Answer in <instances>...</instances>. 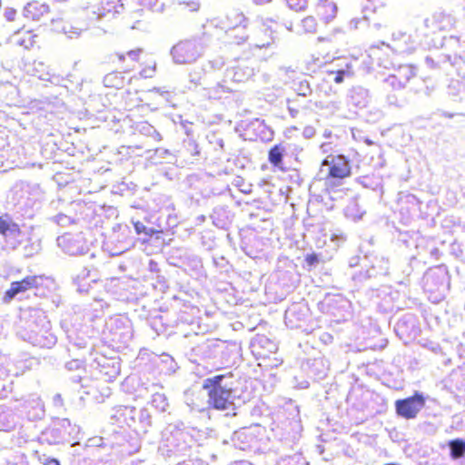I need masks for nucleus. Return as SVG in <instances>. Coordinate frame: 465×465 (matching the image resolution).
Returning a JSON list of instances; mask_svg holds the SVG:
<instances>
[{
    "label": "nucleus",
    "mask_w": 465,
    "mask_h": 465,
    "mask_svg": "<svg viewBox=\"0 0 465 465\" xmlns=\"http://www.w3.org/2000/svg\"><path fill=\"white\" fill-rule=\"evenodd\" d=\"M49 13V5L45 3L33 1L28 3L23 11L25 17L38 21L45 15Z\"/></svg>",
    "instance_id": "obj_15"
},
{
    "label": "nucleus",
    "mask_w": 465,
    "mask_h": 465,
    "mask_svg": "<svg viewBox=\"0 0 465 465\" xmlns=\"http://www.w3.org/2000/svg\"><path fill=\"white\" fill-rule=\"evenodd\" d=\"M305 262L309 266H316L320 262L319 255L316 253L307 254Z\"/></svg>",
    "instance_id": "obj_44"
},
{
    "label": "nucleus",
    "mask_w": 465,
    "mask_h": 465,
    "mask_svg": "<svg viewBox=\"0 0 465 465\" xmlns=\"http://www.w3.org/2000/svg\"><path fill=\"white\" fill-rule=\"evenodd\" d=\"M353 72L350 64L346 63L343 67L332 68L327 71V76L329 81H333L335 84L343 83L346 77H351Z\"/></svg>",
    "instance_id": "obj_21"
},
{
    "label": "nucleus",
    "mask_w": 465,
    "mask_h": 465,
    "mask_svg": "<svg viewBox=\"0 0 465 465\" xmlns=\"http://www.w3.org/2000/svg\"><path fill=\"white\" fill-rule=\"evenodd\" d=\"M134 229L138 234L144 233L148 236H152L154 232L153 229L147 228L143 223L140 222L134 223Z\"/></svg>",
    "instance_id": "obj_41"
},
{
    "label": "nucleus",
    "mask_w": 465,
    "mask_h": 465,
    "mask_svg": "<svg viewBox=\"0 0 465 465\" xmlns=\"http://www.w3.org/2000/svg\"><path fill=\"white\" fill-rule=\"evenodd\" d=\"M64 34L67 35L70 38L78 36L80 35V29L74 27L72 25L64 26Z\"/></svg>",
    "instance_id": "obj_45"
},
{
    "label": "nucleus",
    "mask_w": 465,
    "mask_h": 465,
    "mask_svg": "<svg viewBox=\"0 0 465 465\" xmlns=\"http://www.w3.org/2000/svg\"><path fill=\"white\" fill-rule=\"evenodd\" d=\"M406 43L410 36L406 34L399 33L397 35H393L394 49L399 53H405L409 51L408 47L402 45L401 40Z\"/></svg>",
    "instance_id": "obj_33"
},
{
    "label": "nucleus",
    "mask_w": 465,
    "mask_h": 465,
    "mask_svg": "<svg viewBox=\"0 0 465 465\" xmlns=\"http://www.w3.org/2000/svg\"><path fill=\"white\" fill-rule=\"evenodd\" d=\"M20 228L16 224L11 216L4 214L0 216V234H2L6 240L11 239L15 242H12V247L15 248L16 238L20 235Z\"/></svg>",
    "instance_id": "obj_13"
},
{
    "label": "nucleus",
    "mask_w": 465,
    "mask_h": 465,
    "mask_svg": "<svg viewBox=\"0 0 465 465\" xmlns=\"http://www.w3.org/2000/svg\"><path fill=\"white\" fill-rule=\"evenodd\" d=\"M120 79L115 74H108L104 78V83L106 86H116Z\"/></svg>",
    "instance_id": "obj_43"
},
{
    "label": "nucleus",
    "mask_w": 465,
    "mask_h": 465,
    "mask_svg": "<svg viewBox=\"0 0 465 465\" xmlns=\"http://www.w3.org/2000/svg\"><path fill=\"white\" fill-rule=\"evenodd\" d=\"M54 221L60 226H67L72 223L71 217L64 213H59L56 216H54Z\"/></svg>",
    "instance_id": "obj_42"
},
{
    "label": "nucleus",
    "mask_w": 465,
    "mask_h": 465,
    "mask_svg": "<svg viewBox=\"0 0 465 465\" xmlns=\"http://www.w3.org/2000/svg\"><path fill=\"white\" fill-rule=\"evenodd\" d=\"M6 396V386L4 380L0 378V398Z\"/></svg>",
    "instance_id": "obj_54"
},
{
    "label": "nucleus",
    "mask_w": 465,
    "mask_h": 465,
    "mask_svg": "<svg viewBox=\"0 0 465 465\" xmlns=\"http://www.w3.org/2000/svg\"><path fill=\"white\" fill-rule=\"evenodd\" d=\"M124 9V4H122L120 0L108 1L105 4V5H104L98 9L97 19L98 20H101V19L110 20L113 17H114V15L116 14L123 13Z\"/></svg>",
    "instance_id": "obj_16"
},
{
    "label": "nucleus",
    "mask_w": 465,
    "mask_h": 465,
    "mask_svg": "<svg viewBox=\"0 0 465 465\" xmlns=\"http://www.w3.org/2000/svg\"><path fill=\"white\" fill-rule=\"evenodd\" d=\"M16 15V10L11 7L5 8V17L7 21H14Z\"/></svg>",
    "instance_id": "obj_46"
},
{
    "label": "nucleus",
    "mask_w": 465,
    "mask_h": 465,
    "mask_svg": "<svg viewBox=\"0 0 465 465\" xmlns=\"http://www.w3.org/2000/svg\"><path fill=\"white\" fill-rule=\"evenodd\" d=\"M142 12H143V10H142V9H138V10L134 11V12L133 13V17H134V18L140 17V16L142 15Z\"/></svg>",
    "instance_id": "obj_60"
},
{
    "label": "nucleus",
    "mask_w": 465,
    "mask_h": 465,
    "mask_svg": "<svg viewBox=\"0 0 465 465\" xmlns=\"http://www.w3.org/2000/svg\"><path fill=\"white\" fill-rule=\"evenodd\" d=\"M322 340L324 341V342L331 341L332 336L328 333H325L322 337Z\"/></svg>",
    "instance_id": "obj_59"
},
{
    "label": "nucleus",
    "mask_w": 465,
    "mask_h": 465,
    "mask_svg": "<svg viewBox=\"0 0 465 465\" xmlns=\"http://www.w3.org/2000/svg\"><path fill=\"white\" fill-rule=\"evenodd\" d=\"M152 405L160 411H165L169 404L164 394L154 393L152 396Z\"/></svg>",
    "instance_id": "obj_32"
},
{
    "label": "nucleus",
    "mask_w": 465,
    "mask_h": 465,
    "mask_svg": "<svg viewBox=\"0 0 465 465\" xmlns=\"http://www.w3.org/2000/svg\"><path fill=\"white\" fill-rule=\"evenodd\" d=\"M424 288L427 292H437L442 294L449 286V277L443 268H436L427 272L423 278Z\"/></svg>",
    "instance_id": "obj_8"
},
{
    "label": "nucleus",
    "mask_w": 465,
    "mask_h": 465,
    "mask_svg": "<svg viewBox=\"0 0 465 465\" xmlns=\"http://www.w3.org/2000/svg\"><path fill=\"white\" fill-rule=\"evenodd\" d=\"M349 100L357 107H365L370 100L369 91L362 86L352 87L349 94Z\"/></svg>",
    "instance_id": "obj_19"
},
{
    "label": "nucleus",
    "mask_w": 465,
    "mask_h": 465,
    "mask_svg": "<svg viewBox=\"0 0 465 465\" xmlns=\"http://www.w3.org/2000/svg\"><path fill=\"white\" fill-rule=\"evenodd\" d=\"M188 145L193 147L195 150L193 153H192V154L195 155V154L199 153V151L197 150V144L195 143L194 141L189 140L188 141Z\"/></svg>",
    "instance_id": "obj_57"
},
{
    "label": "nucleus",
    "mask_w": 465,
    "mask_h": 465,
    "mask_svg": "<svg viewBox=\"0 0 465 465\" xmlns=\"http://www.w3.org/2000/svg\"><path fill=\"white\" fill-rule=\"evenodd\" d=\"M24 339L34 346L52 348L57 341L51 331V323L43 313L36 316V321L28 325Z\"/></svg>",
    "instance_id": "obj_4"
},
{
    "label": "nucleus",
    "mask_w": 465,
    "mask_h": 465,
    "mask_svg": "<svg viewBox=\"0 0 465 465\" xmlns=\"http://www.w3.org/2000/svg\"><path fill=\"white\" fill-rule=\"evenodd\" d=\"M272 35V27L266 23H262L252 36V45L258 49L269 47L274 42Z\"/></svg>",
    "instance_id": "obj_12"
},
{
    "label": "nucleus",
    "mask_w": 465,
    "mask_h": 465,
    "mask_svg": "<svg viewBox=\"0 0 465 465\" xmlns=\"http://www.w3.org/2000/svg\"><path fill=\"white\" fill-rule=\"evenodd\" d=\"M158 0H140L142 5L148 7L149 9H154Z\"/></svg>",
    "instance_id": "obj_49"
},
{
    "label": "nucleus",
    "mask_w": 465,
    "mask_h": 465,
    "mask_svg": "<svg viewBox=\"0 0 465 465\" xmlns=\"http://www.w3.org/2000/svg\"><path fill=\"white\" fill-rule=\"evenodd\" d=\"M75 345H76L77 347L82 348V347H84L85 343H84V341L82 340V341H80V343H75Z\"/></svg>",
    "instance_id": "obj_61"
},
{
    "label": "nucleus",
    "mask_w": 465,
    "mask_h": 465,
    "mask_svg": "<svg viewBox=\"0 0 465 465\" xmlns=\"http://www.w3.org/2000/svg\"><path fill=\"white\" fill-rule=\"evenodd\" d=\"M154 154L157 158L163 159L166 163H174L176 161L175 155L164 148H157Z\"/></svg>",
    "instance_id": "obj_34"
},
{
    "label": "nucleus",
    "mask_w": 465,
    "mask_h": 465,
    "mask_svg": "<svg viewBox=\"0 0 465 465\" xmlns=\"http://www.w3.org/2000/svg\"><path fill=\"white\" fill-rule=\"evenodd\" d=\"M204 71V68H195L189 74L190 82L193 84L194 86L202 84L201 80Z\"/></svg>",
    "instance_id": "obj_37"
},
{
    "label": "nucleus",
    "mask_w": 465,
    "mask_h": 465,
    "mask_svg": "<svg viewBox=\"0 0 465 465\" xmlns=\"http://www.w3.org/2000/svg\"><path fill=\"white\" fill-rule=\"evenodd\" d=\"M288 6L294 11H302L307 7V0H285Z\"/></svg>",
    "instance_id": "obj_38"
},
{
    "label": "nucleus",
    "mask_w": 465,
    "mask_h": 465,
    "mask_svg": "<svg viewBox=\"0 0 465 465\" xmlns=\"http://www.w3.org/2000/svg\"><path fill=\"white\" fill-rule=\"evenodd\" d=\"M403 323H404V322L402 320L399 321L398 323H397V328L401 329V324H403Z\"/></svg>",
    "instance_id": "obj_63"
},
{
    "label": "nucleus",
    "mask_w": 465,
    "mask_h": 465,
    "mask_svg": "<svg viewBox=\"0 0 465 465\" xmlns=\"http://www.w3.org/2000/svg\"><path fill=\"white\" fill-rule=\"evenodd\" d=\"M252 347L265 349V351L270 353L275 352L277 351L276 343L264 335L257 336L252 343Z\"/></svg>",
    "instance_id": "obj_30"
},
{
    "label": "nucleus",
    "mask_w": 465,
    "mask_h": 465,
    "mask_svg": "<svg viewBox=\"0 0 465 465\" xmlns=\"http://www.w3.org/2000/svg\"><path fill=\"white\" fill-rule=\"evenodd\" d=\"M55 421L64 433L66 440H68L70 437L76 435L79 431V428L76 425H72L68 419H57Z\"/></svg>",
    "instance_id": "obj_29"
},
{
    "label": "nucleus",
    "mask_w": 465,
    "mask_h": 465,
    "mask_svg": "<svg viewBox=\"0 0 465 465\" xmlns=\"http://www.w3.org/2000/svg\"><path fill=\"white\" fill-rule=\"evenodd\" d=\"M203 52V46L199 40L191 39L180 41L174 45L170 54L173 61L177 64H187L194 63Z\"/></svg>",
    "instance_id": "obj_5"
},
{
    "label": "nucleus",
    "mask_w": 465,
    "mask_h": 465,
    "mask_svg": "<svg viewBox=\"0 0 465 465\" xmlns=\"http://www.w3.org/2000/svg\"><path fill=\"white\" fill-rule=\"evenodd\" d=\"M315 134V130L313 127L312 126H307L304 128L303 130V135L306 137V138H311Z\"/></svg>",
    "instance_id": "obj_51"
},
{
    "label": "nucleus",
    "mask_w": 465,
    "mask_h": 465,
    "mask_svg": "<svg viewBox=\"0 0 465 465\" xmlns=\"http://www.w3.org/2000/svg\"><path fill=\"white\" fill-rule=\"evenodd\" d=\"M290 112H291V114H292V117H294V116H295V114L298 113V111H297V110H292V109H291V108H290Z\"/></svg>",
    "instance_id": "obj_62"
},
{
    "label": "nucleus",
    "mask_w": 465,
    "mask_h": 465,
    "mask_svg": "<svg viewBox=\"0 0 465 465\" xmlns=\"http://www.w3.org/2000/svg\"><path fill=\"white\" fill-rule=\"evenodd\" d=\"M232 374H219L203 381V389L207 391L208 404L219 411H234V397L232 395Z\"/></svg>",
    "instance_id": "obj_2"
},
{
    "label": "nucleus",
    "mask_w": 465,
    "mask_h": 465,
    "mask_svg": "<svg viewBox=\"0 0 465 465\" xmlns=\"http://www.w3.org/2000/svg\"><path fill=\"white\" fill-rule=\"evenodd\" d=\"M450 456L452 460H465V439H454L448 442Z\"/></svg>",
    "instance_id": "obj_23"
},
{
    "label": "nucleus",
    "mask_w": 465,
    "mask_h": 465,
    "mask_svg": "<svg viewBox=\"0 0 465 465\" xmlns=\"http://www.w3.org/2000/svg\"><path fill=\"white\" fill-rule=\"evenodd\" d=\"M297 93L302 96H308L312 94V89L307 81H302L299 83L297 87Z\"/></svg>",
    "instance_id": "obj_39"
},
{
    "label": "nucleus",
    "mask_w": 465,
    "mask_h": 465,
    "mask_svg": "<svg viewBox=\"0 0 465 465\" xmlns=\"http://www.w3.org/2000/svg\"><path fill=\"white\" fill-rule=\"evenodd\" d=\"M43 282V276L30 275L21 281L13 282L10 288L4 295V302H10L17 294L25 292L33 288H37Z\"/></svg>",
    "instance_id": "obj_9"
},
{
    "label": "nucleus",
    "mask_w": 465,
    "mask_h": 465,
    "mask_svg": "<svg viewBox=\"0 0 465 465\" xmlns=\"http://www.w3.org/2000/svg\"><path fill=\"white\" fill-rule=\"evenodd\" d=\"M302 26L305 33L313 34L317 30V22L313 16H307L302 20Z\"/></svg>",
    "instance_id": "obj_35"
},
{
    "label": "nucleus",
    "mask_w": 465,
    "mask_h": 465,
    "mask_svg": "<svg viewBox=\"0 0 465 465\" xmlns=\"http://www.w3.org/2000/svg\"><path fill=\"white\" fill-rule=\"evenodd\" d=\"M316 13L328 23L336 16L337 5L332 1L321 0L316 6Z\"/></svg>",
    "instance_id": "obj_20"
},
{
    "label": "nucleus",
    "mask_w": 465,
    "mask_h": 465,
    "mask_svg": "<svg viewBox=\"0 0 465 465\" xmlns=\"http://www.w3.org/2000/svg\"><path fill=\"white\" fill-rule=\"evenodd\" d=\"M193 428H180L169 425L163 432V440L159 451L167 458H182L189 455L195 442Z\"/></svg>",
    "instance_id": "obj_1"
},
{
    "label": "nucleus",
    "mask_w": 465,
    "mask_h": 465,
    "mask_svg": "<svg viewBox=\"0 0 465 465\" xmlns=\"http://www.w3.org/2000/svg\"><path fill=\"white\" fill-rule=\"evenodd\" d=\"M388 104L391 105L400 106L399 101L394 94H390L387 97Z\"/></svg>",
    "instance_id": "obj_53"
},
{
    "label": "nucleus",
    "mask_w": 465,
    "mask_h": 465,
    "mask_svg": "<svg viewBox=\"0 0 465 465\" xmlns=\"http://www.w3.org/2000/svg\"><path fill=\"white\" fill-rule=\"evenodd\" d=\"M358 203L356 202V200L351 201L345 209L346 215L353 219H361L363 213H358V211H356Z\"/></svg>",
    "instance_id": "obj_36"
},
{
    "label": "nucleus",
    "mask_w": 465,
    "mask_h": 465,
    "mask_svg": "<svg viewBox=\"0 0 465 465\" xmlns=\"http://www.w3.org/2000/svg\"><path fill=\"white\" fill-rule=\"evenodd\" d=\"M208 65L212 68H221L223 65V61H209Z\"/></svg>",
    "instance_id": "obj_56"
},
{
    "label": "nucleus",
    "mask_w": 465,
    "mask_h": 465,
    "mask_svg": "<svg viewBox=\"0 0 465 465\" xmlns=\"http://www.w3.org/2000/svg\"><path fill=\"white\" fill-rule=\"evenodd\" d=\"M45 465H60L59 461L55 459L48 460Z\"/></svg>",
    "instance_id": "obj_58"
},
{
    "label": "nucleus",
    "mask_w": 465,
    "mask_h": 465,
    "mask_svg": "<svg viewBox=\"0 0 465 465\" xmlns=\"http://www.w3.org/2000/svg\"><path fill=\"white\" fill-rule=\"evenodd\" d=\"M57 242L65 253L69 255H77L84 253V246L70 235H64L57 238Z\"/></svg>",
    "instance_id": "obj_17"
},
{
    "label": "nucleus",
    "mask_w": 465,
    "mask_h": 465,
    "mask_svg": "<svg viewBox=\"0 0 465 465\" xmlns=\"http://www.w3.org/2000/svg\"><path fill=\"white\" fill-rule=\"evenodd\" d=\"M143 52V50L141 48H138V49H135V50H131L129 52H127V55L133 60V61H137L138 60V57L140 55V54Z\"/></svg>",
    "instance_id": "obj_50"
},
{
    "label": "nucleus",
    "mask_w": 465,
    "mask_h": 465,
    "mask_svg": "<svg viewBox=\"0 0 465 465\" xmlns=\"http://www.w3.org/2000/svg\"><path fill=\"white\" fill-rule=\"evenodd\" d=\"M285 148L281 144L272 146L268 153L269 162L275 167H282Z\"/></svg>",
    "instance_id": "obj_27"
},
{
    "label": "nucleus",
    "mask_w": 465,
    "mask_h": 465,
    "mask_svg": "<svg viewBox=\"0 0 465 465\" xmlns=\"http://www.w3.org/2000/svg\"><path fill=\"white\" fill-rule=\"evenodd\" d=\"M89 273L90 272L86 268H84L80 274H77L74 277V281H80L81 279H84L89 276Z\"/></svg>",
    "instance_id": "obj_55"
},
{
    "label": "nucleus",
    "mask_w": 465,
    "mask_h": 465,
    "mask_svg": "<svg viewBox=\"0 0 465 465\" xmlns=\"http://www.w3.org/2000/svg\"><path fill=\"white\" fill-rule=\"evenodd\" d=\"M136 414L137 409L128 406L121 407L116 412L119 419L123 418V422L124 424L134 429H136Z\"/></svg>",
    "instance_id": "obj_24"
},
{
    "label": "nucleus",
    "mask_w": 465,
    "mask_h": 465,
    "mask_svg": "<svg viewBox=\"0 0 465 465\" xmlns=\"http://www.w3.org/2000/svg\"><path fill=\"white\" fill-rule=\"evenodd\" d=\"M35 35H32L30 31L19 30L12 35L11 41L15 45L29 49L35 44Z\"/></svg>",
    "instance_id": "obj_22"
},
{
    "label": "nucleus",
    "mask_w": 465,
    "mask_h": 465,
    "mask_svg": "<svg viewBox=\"0 0 465 465\" xmlns=\"http://www.w3.org/2000/svg\"><path fill=\"white\" fill-rule=\"evenodd\" d=\"M24 408L27 410L30 420L42 419L45 416V407L42 400L35 394L28 396L24 401Z\"/></svg>",
    "instance_id": "obj_14"
},
{
    "label": "nucleus",
    "mask_w": 465,
    "mask_h": 465,
    "mask_svg": "<svg viewBox=\"0 0 465 465\" xmlns=\"http://www.w3.org/2000/svg\"><path fill=\"white\" fill-rule=\"evenodd\" d=\"M81 366V362L78 360H73L71 361H68L65 365V367L72 371V370H78Z\"/></svg>",
    "instance_id": "obj_48"
},
{
    "label": "nucleus",
    "mask_w": 465,
    "mask_h": 465,
    "mask_svg": "<svg viewBox=\"0 0 465 465\" xmlns=\"http://www.w3.org/2000/svg\"><path fill=\"white\" fill-rule=\"evenodd\" d=\"M135 130L143 135L152 137L154 141H161L162 136L157 130L148 122H141L136 124Z\"/></svg>",
    "instance_id": "obj_28"
},
{
    "label": "nucleus",
    "mask_w": 465,
    "mask_h": 465,
    "mask_svg": "<svg viewBox=\"0 0 465 465\" xmlns=\"http://www.w3.org/2000/svg\"><path fill=\"white\" fill-rule=\"evenodd\" d=\"M53 402H54V406H56V407H62V406H63V399H62L61 394L56 393V394L53 397Z\"/></svg>",
    "instance_id": "obj_52"
},
{
    "label": "nucleus",
    "mask_w": 465,
    "mask_h": 465,
    "mask_svg": "<svg viewBox=\"0 0 465 465\" xmlns=\"http://www.w3.org/2000/svg\"><path fill=\"white\" fill-rule=\"evenodd\" d=\"M426 399L423 393L415 391L411 397L397 400L395 411L398 416L406 420L415 419L419 412L424 408Z\"/></svg>",
    "instance_id": "obj_7"
},
{
    "label": "nucleus",
    "mask_w": 465,
    "mask_h": 465,
    "mask_svg": "<svg viewBox=\"0 0 465 465\" xmlns=\"http://www.w3.org/2000/svg\"><path fill=\"white\" fill-rule=\"evenodd\" d=\"M320 173H326V179H343L351 175L350 161L342 154L328 155L322 163Z\"/></svg>",
    "instance_id": "obj_6"
},
{
    "label": "nucleus",
    "mask_w": 465,
    "mask_h": 465,
    "mask_svg": "<svg viewBox=\"0 0 465 465\" xmlns=\"http://www.w3.org/2000/svg\"><path fill=\"white\" fill-rule=\"evenodd\" d=\"M156 70V63L153 62L152 64L145 66L140 72V74L143 78H152L154 75Z\"/></svg>",
    "instance_id": "obj_40"
},
{
    "label": "nucleus",
    "mask_w": 465,
    "mask_h": 465,
    "mask_svg": "<svg viewBox=\"0 0 465 465\" xmlns=\"http://www.w3.org/2000/svg\"><path fill=\"white\" fill-rule=\"evenodd\" d=\"M15 425V418L13 411L5 406H0V430L8 431Z\"/></svg>",
    "instance_id": "obj_25"
},
{
    "label": "nucleus",
    "mask_w": 465,
    "mask_h": 465,
    "mask_svg": "<svg viewBox=\"0 0 465 465\" xmlns=\"http://www.w3.org/2000/svg\"><path fill=\"white\" fill-rule=\"evenodd\" d=\"M175 465H203V461L197 459H189L186 460L179 461Z\"/></svg>",
    "instance_id": "obj_47"
},
{
    "label": "nucleus",
    "mask_w": 465,
    "mask_h": 465,
    "mask_svg": "<svg viewBox=\"0 0 465 465\" xmlns=\"http://www.w3.org/2000/svg\"><path fill=\"white\" fill-rule=\"evenodd\" d=\"M41 439L43 441H45L48 444H58L66 440L64 438V433L59 428L55 420L52 426L46 428L42 432Z\"/></svg>",
    "instance_id": "obj_18"
},
{
    "label": "nucleus",
    "mask_w": 465,
    "mask_h": 465,
    "mask_svg": "<svg viewBox=\"0 0 465 465\" xmlns=\"http://www.w3.org/2000/svg\"><path fill=\"white\" fill-rule=\"evenodd\" d=\"M151 426V414L147 409H139L137 410L136 414V429L135 430H140L142 432H146L147 429Z\"/></svg>",
    "instance_id": "obj_26"
},
{
    "label": "nucleus",
    "mask_w": 465,
    "mask_h": 465,
    "mask_svg": "<svg viewBox=\"0 0 465 465\" xmlns=\"http://www.w3.org/2000/svg\"><path fill=\"white\" fill-rule=\"evenodd\" d=\"M375 260L378 264H372L371 268L366 270V274L369 278L375 277L378 274H385L388 271L387 261L383 258H376Z\"/></svg>",
    "instance_id": "obj_31"
},
{
    "label": "nucleus",
    "mask_w": 465,
    "mask_h": 465,
    "mask_svg": "<svg viewBox=\"0 0 465 465\" xmlns=\"http://www.w3.org/2000/svg\"><path fill=\"white\" fill-rule=\"evenodd\" d=\"M253 61H239L237 65L226 69L225 78L235 83H242L249 80L254 74Z\"/></svg>",
    "instance_id": "obj_11"
},
{
    "label": "nucleus",
    "mask_w": 465,
    "mask_h": 465,
    "mask_svg": "<svg viewBox=\"0 0 465 465\" xmlns=\"http://www.w3.org/2000/svg\"><path fill=\"white\" fill-rule=\"evenodd\" d=\"M416 75L415 67L410 64L400 65L395 73L390 74L385 80L384 84L394 90H400L406 86L407 83Z\"/></svg>",
    "instance_id": "obj_10"
},
{
    "label": "nucleus",
    "mask_w": 465,
    "mask_h": 465,
    "mask_svg": "<svg viewBox=\"0 0 465 465\" xmlns=\"http://www.w3.org/2000/svg\"><path fill=\"white\" fill-rule=\"evenodd\" d=\"M80 380H81V377H80V376H75V377H74V378H73V381H75V382H76V381H77V382H78V381H80Z\"/></svg>",
    "instance_id": "obj_64"
},
{
    "label": "nucleus",
    "mask_w": 465,
    "mask_h": 465,
    "mask_svg": "<svg viewBox=\"0 0 465 465\" xmlns=\"http://www.w3.org/2000/svg\"><path fill=\"white\" fill-rule=\"evenodd\" d=\"M213 24L225 32L231 44L241 45L249 37L246 33L248 19L238 10H232L224 17L214 19Z\"/></svg>",
    "instance_id": "obj_3"
}]
</instances>
